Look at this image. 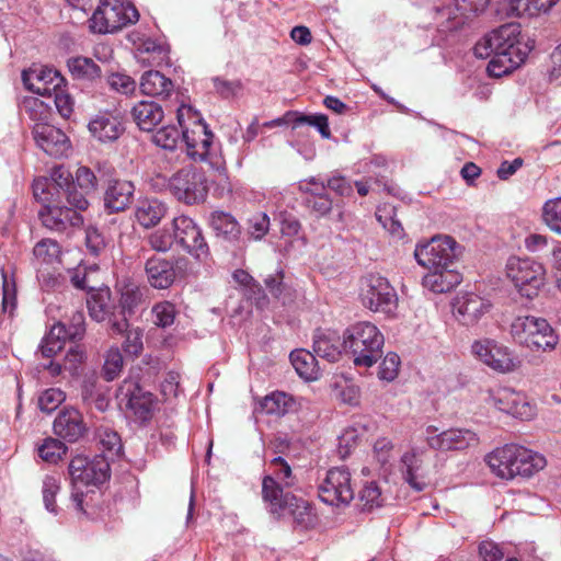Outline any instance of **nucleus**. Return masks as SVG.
Returning <instances> with one entry per match:
<instances>
[{"label":"nucleus","mask_w":561,"mask_h":561,"mask_svg":"<svg viewBox=\"0 0 561 561\" xmlns=\"http://www.w3.org/2000/svg\"><path fill=\"white\" fill-rule=\"evenodd\" d=\"M519 35L518 24L506 23L474 45L473 53L478 58H491L486 67L491 77L511 73L525 61L531 48L519 41Z\"/></svg>","instance_id":"1"},{"label":"nucleus","mask_w":561,"mask_h":561,"mask_svg":"<svg viewBox=\"0 0 561 561\" xmlns=\"http://www.w3.org/2000/svg\"><path fill=\"white\" fill-rule=\"evenodd\" d=\"M485 461L496 477L505 480L515 477L529 478L547 465L542 455L515 444L494 449L486 455Z\"/></svg>","instance_id":"2"},{"label":"nucleus","mask_w":561,"mask_h":561,"mask_svg":"<svg viewBox=\"0 0 561 561\" xmlns=\"http://www.w3.org/2000/svg\"><path fill=\"white\" fill-rule=\"evenodd\" d=\"M344 343L355 366L371 367L382 356L385 339L375 324L357 322L344 331Z\"/></svg>","instance_id":"3"},{"label":"nucleus","mask_w":561,"mask_h":561,"mask_svg":"<svg viewBox=\"0 0 561 561\" xmlns=\"http://www.w3.org/2000/svg\"><path fill=\"white\" fill-rule=\"evenodd\" d=\"M72 484L71 499L79 511H83V491L81 486L98 485L110 479V461L105 454L96 455L93 459L76 456L68 467Z\"/></svg>","instance_id":"4"},{"label":"nucleus","mask_w":561,"mask_h":561,"mask_svg":"<svg viewBox=\"0 0 561 561\" xmlns=\"http://www.w3.org/2000/svg\"><path fill=\"white\" fill-rule=\"evenodd\" d=\"M138 20V10L131 3L123 0H101L89 20V27L93 33H114Z\"/></svg>","instance_id":"5"},{"label":"nucleus","mask_w":561,"mask_h":561,"mask_svg":"<svg viewBox=\"0 0 561 561\" xmlns=\"http://www.w3.org/2000/svg\"><path fill=\"white\" fill-rule=\"evenodd\" d=\"M513 339L531 350L552 351L558 344V335L543 318L534 316L517 317L511 325Z\"/></svg>","instance_id":"6"},{"label":"nucleus","mask_w":561,"mask_h":561,"mask_svg":"<svg viewBox=\"0 0 561 561\" xmlns=\"http://www.w3.org/2000/svg\"><path fill=\"white\" fill-rule=\"evenodd\" d=\"M359 297L362 304L374 312L392 316L398 308L396 289L378 273H369L360 278Z\"/></svg>","instance_id":"7"},{"label":"nucleus","mask_w":561,"mask_h":561,"mask_svg":"<svg viewBox=\"0 0 561 561\" xmlns=\"http://www.w3.org/2000/svg\"><path fill=\"white\" fill-rule=\"evenodd\" d=\"M506 274L519 294L527 298L537 296L546 280L543 265L529 257H510Z\"/></svg>","instance_id":"8"},{"label":"nucleus","mask_w":561,"mask_h":561,"mask_svg":"<svg viewBox=\"0 0 561 561\" xmlns=\"http://www.w3.org/2000/svg\"><path fill=\"white\" fill-rule=\"evenodd\" d=\"M459 245L449 236H436L428 242L419 244L415 248L414 256L416 262L428 270L444 271L454 267L459 256Z\"/></svg>","instance_id":"9"},{"label":"nucleus","mask_w":561,"mask_h":561,"mask_svg":"<svg viewBox=\"0 0 561 561\" xmlns=\"http://www.w3.org/2000/svg\"><path fill=\"white\" fill-rule=\"evenodd\" d=\"M169 188L178 201L186 205L203 203L208 194L205 173L194 168L174 173L169 180Z\"/></svg>","instance_id":"10"},{"label":"nucleus","mask_w":561,"mask_h":561,"mask_svg":"<svg viewBox=\"0 0 561 561\" xmlns=\"http://www.w3.org/2000/svg\"><path fill=\"white\" fill-rule=\"evenodd\" d=\"M87 307L90 317L96 322L107 321L110 330L122 334L128 328V320L118 316L117 305L112 299L108 287L92 289L87 296Z\"/></svg>","instance_id":"11"},{"label":"nucleus","mask_w":561,"mask_h":561,"mask_svg":"<svg viewBox=\"0 0 561 561\" xmlns=\"http://www.w3.org/2000/svg\"><path fill=\"white\" fill-rule=\"evenodd\" d=\"M173 238L185 252L199 261L209 257V247L201 227L188 216L181 215L172 220Z\"/></svg>","instance_id":"12"},{"label":"nucleus","mask_w":561,"mask_h":561,"mask_svg":"<svg viewBox=\"0 0 561 561\" xmlns=\"http://www.w3.org/2000/svg\"><path fill=\"white\" fill-rule=\"evenodd\" d=\"M318 492L320 500L325 504H348L354 499L350 471L345 467L328 470L318 486Z\"/></svg>","instance_id":"13"},{"label":"nucleus","mask_w":561,"mask_h":561,"mask_svg":"<svg viewBox=\"0 0 561 561\" xmlns=\"http://www.w3.org/2000/svg\"><path fill=\"white\" fill-rule=\"evenodd\" d=\"M471 350L477 358L499 373L514 371L520 364L507 346L491 339L476 341Z\"/></svg>","instance_id":"14"},{"label":"nucleus","mask_w":561,"mask_h":561,"mask_svg":"<svg viewBox=\"0 0 561 561\" xmlns=\"http://www.w3.org/2000/svg\"><path fill=\"white\" fill-rule=\"evenodd\" d=\"M427 446L434 450H463L478 444L477 434L468 428L454 427L438 433V428L428 425L424 432Z\"/></svg>","instance_id":"15"},{"label":"nucleus","mask_w":561,"mask_h":561,"mask_svg":"<svg viewBox=\"0 0 561 561\" xmlns=\"http://www.w3.org/2000/svg\"><path fill=\"white\" fill-rule=\"evenodd\" d=\"M183 108L178 111V121L182 128V141L186 145L187 154L194 159L205 160L209 154L214 134L202 117L194 114L192 127L183 124Z\"/></svg>","instance_id":"16"},{"label":"nucleus","mask_w":561,"mask_h":561,"mask_svg":"<svg viewBox=\"0 0 561 561\" xmlns=\"http://www.w3.org/2000/svg\"><path fill=\"white\" fill-rule=\"evenodd\" d=\"M38 217L43 226L57 232H66L70 228H78L83 224L82 215L68 206L61 205V199L43 205L38 210Z\"/></svg>","instance_id":"17"},{"label":"nucleus","mask_w":561,"mask_h":561,"mask_svg":"<svg viewBox=\"0 0 561 561\" xmlns=\"http://www.w3.org/2000/svg\"><path fill=\"white\" fill-rule=\"evenodd\" d=\"M25 88L35 94L51 98L53 92L65 85V78L48 67H33L22 72Z\"/></svg>","instance_id":"18"},{"label":"nucleus","mask_w":561,"mask_h":561,"mask_svg":"<svg viewBox=\"0 0 561 561\" xmlns=\"http://www.w3.org/2000/svg\"><path fill=\"white\" fill-rule=\"evenodd\" d=\"M33 137L36 145L54 158L65 157L70 151V141L66 134L48 123H35Z\"/></svg>","instance_id":"19"},{"label":"nucleus","mask_w":561,"mask_h":561,"mask_svg":"<svg viewBox=\"0 0 561 561\" xmlns=\"http://www.w3.org/2000/svg\"><path fill=\"white\" fill-rule=\"evenodd\" d=\"M119 391L127 399V409L137 421L145 423L152 417L156 400L151 392L133 381H124Z\"/></svg>","instance_id":"20"},{"label":"nucleus","mask_w":561,"mask_h":561,"mask_svg":"<svg viewBox=\"0 0 561 561\" xmlns=\"http://www.w3.org/2000/svg\"><path fill=\"white\" fill-rule=\"evenodd\" d=\"M53 430L56 436L69 443H76L84 436L88 427L79 410L66 407L57 414Z\"/></svg>","instance_id":"21"},{"label":"nucleus","mask_w":561,"mask_h":561,"mask_svg":"<svg viewBox=\"0 0 561 561\" xmlns=\"http://www.w3.org/2000/svg\"><path fill=\"white\" fill-rule=\"evenodd\" d=\"M492 402L497 410L520 420H529L535 415L534 408L526 397L513 389L499 390L493 396Z\"/></svg>","instance_id":"22"},{"label":"nucleus","mask_w":561,"mask_h":561,"mask_svg":"<svg viewBox=\"0 0 561 561\" xmlns=\"http://www.w3.org/2000/svg\"><path fill=\"white\" fill-rule=\"evenodd\" d=\"M178 263L179 261L174 262L157 254L148 257L145 263V273L150 286L156 289L171 287L176 279Z\"/></svg>","instance_id":"23"},{"label":"nucleus","mask_w":561,"mask_h":561,"mask_svg":"<svg viewBox=\"0 0 561 561\" xmlns=\"http://www.w3.org/2000/svg\"><path fill=\"white\" fill-rule=\"evenodd\" d=\"M425 457V449L412 448L404 453L401 458L404 479L416 491H422L425 486L424 479L427 474Z\"/></svg>","instance_id":"24"},{"label":"nucleus","mask_w":561,"mask_h":561,"mask_svg":"<svg viewBox=\"0 0 561 561\" xmlns=\"http://www.w3.org/2000/svg\"><path fill=\"white\" fill-rule=\"evenodd\" d=\"M135 186L127 180H110L104 192V207L110 213L124 211L133 202Z\"/></svg>","instance_id":"25"},{"label":"nucleus","mask_w":561,"mask_h":561,"mask_svg":"<svg viewBox=\"0 0 561 561\" xmlns=\"http://www.w3.org/2000/svg\"><path fill=\"white\" fill-rule=\"evenodd\" d=\"M490 308L488 300L472 293L458 297L454 304L455 314L465 325L476 324Z\"/></svg>","instance_id":"26"},{"label":"nucleus","mask_w":561,"mask_h":561,"mask_svg":"<svg viewBox=\"0 0 561 561\" xmlns=\"http://www.w3.org/2000/svg\"><path fill=\"white\" fill-rule=\"evenodd\" d=\"M313 352L328 362H337L342 353H346L344 336L333 330L318 329L313 335Z\"/></svg>","instance_id":"27"},{"label":"nucleus","mask_w":561,"mask_h":561,"mask_svg":"<svg viewBox=\"0 0 561 561\" xmlns=\"http://www.w3.org/2000/svg\"><path fill=\"white\" fill-rule=\"evenodd\" d=\"M90 133L102 142H111L123 134L124 126L118 115L101 112L89 123Z\"/></svg>","instance_id":"28"},{"label":"nucleus","mask_w":561,"mask_h":561,"mask_svg":"<svg viewBox=\"0 0 561 561\" xmlns=\"http://www.w3.org/2000/svg\"><path fill=\"white\" fill-rule=\"evenodd\" d=\"M131 117L138 128L151 133L164 117L163 108L152 101H140L131 108Z\"/></svg>","instance_id":"29"},{"label":"nucleus","mask_w":561,"mask_h":561,"mask_svg":"<svg viewBox=\"0 0 561 561\" xmlns=\"http://www.w3.org/2000/svg\"><path fill=\"white\" fill-rule=\"evenodd\" d=\"M80 399L84 407L95 408L100 412L108 408L107 389L95 376H88L83 379L80 388Z\"/></svg>","instance_id":"30"},{"label":"nucleus","mask_w":561,"mask_h":561,"mask_svg":"<svg viewBox=\"0 0 561 561\" xmlns=\"http://www.w3.org/2000/svg\"><path fill=\"white\" fill-rule=\"evenodd\" d=\"M208 224L215 234L229 243H237L241 237V226L230 214L222 210H214L209 215Z\"/></svg>","instance_id":"31"},{"label":"nucleus","mask_w":561,"mask_h":561,"mask_svg":"<svg viewBox=\"0 0 561 561\" xmlns=\"http://www.w3.org/2000/svg\"><path fill=\"white\" fill-rule=\"evenodd\" d=\"M139 88L142 94L169 99L174 91L172 80L158 70H148L140 78Z\"/></svg>","instance_id":"32"},{"label":"nucleus","mask_w":561,"mask_h":561,"mask_svg":"<svg viewBox=\"0 0 561 561\" xmlns=\"http://www.w3.org/2000/svg\"><path fill=\"white\" fill-rule=\"evenodd\" d=\"M262 494L265 502L271 505L273 514H280L286 508H291L296 496L290 493H284L276 480L266 476L262 482Z\"/></svg>","instance_id":"33"},{"label":"nucleus","mask_w":561,"mask_h":561,"mask_svg":"<svg viewBox=\"0 0 561 561\" xmlns=\"http://www.w3.org/2000/svg\"><path fill=\"white\" fill-rule=\"evenodd\" d=\"M167 208L156 198H145L138 202L135 209L136 220L144 228L157 226L164 217Z\"/></svg>","instance_id":"34"},{"label":"nucleus","mask_w":561,"mask_h":561,"mask_svg":"<svg viewBox=\"0 0 561 561\" xmlns=\"http://www.w3.org/2000/svg\"><path fill=\"white\" fill-rule=\"evenodd\" d=\"M430 271L423 277L422 284L433 293H447L460 283V276L455 272L454 267H447L444 271H438V268Z\"/></svg>","instance_id":"35"},{"label":"nucleus","mask_w":561,"mask_h":561,"mask_svg":"<svg viewBox=\"0 0 561 561\" xmlns=\"http://www.w3.org/2000/svg\"><path fill=\"white\" fill-rule=\"evenodd\" d=\"M290 362L297 374L306 380H317L321 373L316 355L306 350H296L290 353Z\"/></svg>","instance_id":"36"},{"label":"nucleus","mask_w":561,"mask_h":561,"mask_svg":"<svg viewBox=\"0 0 561 561\" xmlns=\"http://www.w3.org/2000/svg\"><path fill=\"white\" fill-rule=\"evenodd\" d=\"M66 340H69L66 333V324L57 322L42 340L39 345L42 356L51 358L57 355L62 350Z\"/></svg>","instance_id":"37"},{"label":"nucleus","mask_w":561,"mask_h":561,"mask_svg":"<svg viewBox=\"0 0 561 561\" xmlns=\"http://www.w3.org/2000/svg\"><path fill=\"white\" fill-rule=\"evenodd\" d=\"M295 399L285 392H273L261 402L262 410L271 415H285L295 409Z\"/></svg>","instance_id":"38"},{"label":"nucleus","mask_w":561,"mask_h":561,"mask_svg":"<svg viewBox=\"0 0 561 561\" xmlns=\"http://www.w3.org/2000/svg\"><path fill=\"white\" fill-rule=\"evenodd\" d=\"M558 0H511V11L519 18L536 16L549 11Z\"/></svg>","instance_id":"39"},{"label":"nucleus","mask_w":561,"mask_h":561,"mask_svg":"<svg viewBox=\"0 0 561 561\" xmlns=\"http://www.w3.org/2000/svg\"><path fill=\"white\" fill-rule=\"evenodd\" d=\"M265 287L271 295L277 300L286 305L294 300V290L290 286L284 283V272L282 270L275 271L264 278Z\"/></svg>","instance_id":"40"},{"label":"nucleus","mask_w":561,"mask_h":561,"mask_svg":"<svg viewBox=\"0 0 561 561\" xmlns=\"http://www.w3.org/2000/svg\"><path fill=\"white\" fill-rule=\"evenodd\" d=\"M67 66L71 76L76 79L93 80L101 77V68L88 57L70 58Z\"/></svg>","instance_id":"41"},{"label":"nucleus","mask_w":561,"mask_h":561,"mask_svg":"<svg viewBox=\"0 0 561 561\" xmlns=\"http://www.w3.org/2000/svg\"><path fill=\"white\" fill-rule=\"evenodd\" d=\"M152 142L168 151H174L182 141V128L167 125L159 128L151 137Z\"/></svg>","instance_id":"42"},{"label":"nucleus","mask_w":561,"mask_h":561,"mask_svg":"<svg viewBox=\"0 0 561 561\" xmlns=\"http://www.w3.org/2000/svg\"><path fill=\"white\" fill-rule=\"evenodd\" d=\"M67 450V446L61 440L48 437L38 446V456L48 463H57Z\"/></svg>","instance_id":"43"},{"label":"nucleus","mask_w":561,"mask_h":561,"mask_svg":"<svg viewBox=\"0 0 561 561\" xmlns=\"http://www.w3.org/2000/svg\"><path fill=\"white\" fill-rule=\"evenodd\" d=\"M142 294L136 286H126L122 291L119 302L117 305L118 316H124L127 320L135 309L141 302Z\"/></svg>","instance_id":"44"},{"label":"nucleus","mask_w":561,"mask_h":561,"mask_svg":"<svg viewBox=\"0 0 561 561\" xmlns=\"http://www.w3.org/2000/svg\"><path fill=\"white\" fill-rule=\"evenodd\" d=\"M22 111L36 123H47L50 116V105L37 98H25L22 102Z\"/></svg>","instance_id":"45"},{"label":"nucleus","mask_w":561,"mask_h":561,"mask_svg":"<svg viewBox=\"0 0 561 561\" xmlns=\"http://www.w3.org/2000/svg\"><path fill=\"white\" fill-rule=\"evenodd\" d=\"M542 219L551 231L561 236V197L545 203Z\"/></svg>","instance_id":"46"},{"label":"nucleus","mask_w":561,"mask_h":561,"mask_svg":"<svg viewBox=\"0 0 561 561\" xmlns=\"http://www.w3.org/2000/svg\"><path fill=\"white\" fill-rule=\"evenodd\" d=\"M153 323L159 328H168L174 323L178 311L171 301H161L152 307Z\"/></svg>","instance_id":"47"},{"label":"nucleus","mask_w":561,"mask_h":561,"mask_svg":"<svg viewBox=\"0 0 561 561\" xmlns=\"http://www.w3.org/2000/svg\"><path fill=\"white\" fill-rule=\"evenodd\" d=\"M49 184L53 186V191L56 196L61 198V194L68 188L73 187L72 174L62 165H58L51 169L50 178L48 179Z\"/></svg>","instance_id":"48"},{"label":"nucleus","mask_w":561,"mask_h":561,"mask_svg":"<svg viewBox=\"0 0 561 561\" xmlns=\"http://www.w3.org/2000/svg\"><path fill=\"white\" fill-rule=\"evenodd\" d=\"M359 502L363 512H371L382 505L383 499L377 483L369 482L359 492Z\"/></svg>","instance_id":"49"},{"label":"nucleus","mask_w":561,"mask_h":561,"mask_svg":"<svg viewBox=\"0 0 561 561\" xmlns=\"http://www.w3.org/2000/svg\"><path fill=\"white\" fill-rule=\"evenodd\" d=\"M123 355L118 347L108 350L103 365V375L107 381L117 378L123 369Z\"/></svg>","instance_id":"50"},{"label":"nucleus","mask_w":561,"mask_h":561,"mask_svg":"<svg viewBox=\"0 0 561 561\" xmlns=\"http://www.w3.org/2000/svg\"><path fill=\"white\" fill-rule=\"evenodd\" d=\"M99 440L103 448V453H106V457H116L122 453L123 445L119 435L108 428L101 430L99 432Z\"/></svg>","instance_id":"51"},{"label":"nucleus","mask_w":561,"mask_h":561,"mask_svg":"<svg viewBox=\"0 0 561 561\" xmlns=\"http://www.w3.org/2000/svg\"><path fill=\"white\" fill-rule=\"evenodd\" d=\"M66 400V393L59 388H49L38 397V408L45 413L54 412Z\"/></svg>","instance_id":"52"},{"label":"nucleus","mask_w":561,"mask_h":561,"mask_svg":"<svg viewBox=\"0 0 561 561\" xmlns=\"http://www.w3.org/2000/svg\"><path fill=\"white\" fill-rule=\"evenodd\" d=\"M34 255L44 263H53L60 255V247L53 239H43L36 243L33 250Z\"/></svg>","instance_id":"53"},{"label":"nucleus","mask_w":561,"mask_h":561,"mask_svg":"<svg viewBox=\"0 0 561 561\" xmlns=\"http://www.w3.org/2000/svg\"><path fill=\"white\" fill-rule=\"evenodd\" d=\"M125 341L123 343V350L126 354L137 357L144 350L142 343V330L140 328H127L125 332Z\"/></svg>","instance_id":"54"},{"label":"nucleus","mask_w":561,"mask_h":561,"mask_svg":"<svg viewBox=\"0 0 561 561\" xmlns=\"http://www.w3.org/2000/svg\"><path fill=\"white\" fill-rule=\"evenodd\" d=\"M270 230V217L255 213L248 219V233L253 240H261Z\"/></svg>","instance_id":"55"},{"label":"nucleus","mask_w":561,"mask_h":561,"mask_svg":"<svg viewBox=\"0 0 561 561\" xmlns=\"http://www.w3.org/2000/svg\"><path fill=\"white\" fill-rule=\"evenodd\" d=\"M106 81L112 90L122 94H131L137 87L136 81L131 77L121 72L111 73Z\"/></svg>","instance_id":"56"},{"label":"nucleus","mask_w":561,"mask_h":561,"mask_svg":"<svg viewBox=\"0 0 561 561\" xmlns=\"http://www.w3.org/2000/svg\"><path fill=\"white\" fill-rule=\"evenodd\" d=\"M489 4L490 0H456V8L465 18H476L483 14Z\"/></svg>","instance_id":"57"},{"label":"nucleus","mask_w":561,"mask_h":561,"mask_svg":"<svg viewBox=\"0 0 561 561\" xmlns=\"http://www.w3.org/2000/svg\"><path fill=\"white\" fill-rule=\"evenodd\" d=\"M34 197L43 205L59 202L60 197L56 196L48 179H37L33 182Z\"/></svg>","instance_id":"58"},{"label":"nucleus","mask_w":561,"mask_h":561,"mask_svg":"<svg viewBox=\"0 0 561 561\" xmlns=\"http://www.w3.org/2000/svg\"><path fill=\"white\" fill-rule=\"evenodd\" d=\"M51 98L60 116L64 118H69L73 112V100L70 94L66 92L65 85L56 89L53 92Z\"/></svg>","instance_id":"59"},{"label":"nucleus","mask_w":561,"mask_h":561,"mask_svg":"<svg viewBox=\"0 0 561 561\" xmlns=\"http://www.w3.org/2000/svg\"><path fill=\"white\" fill-rule=\"evenodd\" d=\"M66 324V333L69 340H81L85 333V317L83 311L76 310Z\"/></svg>","instance_id":"60"},{"label":"nucleus","mask_w":561,"mask_h":561,"mask_svg":"<svg viewBox=\"0 0 561 561\" xmlns=\"http://www.w3.org/2000/svg\"><path fill=\"white\" fill-rule=\"evenodd\" d=\"M399 366L400 357L396 353H388L379 366L378 377L382 380L392 381L398 376Z\"/></svg>","instance_id":"61"},{"label":"nucleus","mask_w":561,"mask_h":561,"mask_svg":"<svg viewBox=\"0 0 561 561\" xmlns=\"http://www.w3.org/2000/svg\"><path fill=\"white\" fill-rule=\"evenodd\" d=\"M60 485L53 477H46L43 481V501L45 507L50 513H56L55 496L59 492Z\"/></svg>","instance_id":"62"},{"label":"nucleus","mask_w":561,"mask_h":561,"mask_svg":"<svg viewBox=\"0 0 561 561\" xmlns=\"http://www.w3.org/2000/svg\"><path fill=\"white\" fill-rule=\"evenodd\" d=\"M85 244L91 254L99 255L105 250L106 240L98 228L90 226L85 230Z\"/></svg>","instance_id":"63"},{"label":"nucleus","mask_w":561,"mask_h":561,"mask_svg":"<svg viewBox=\"0 0 561 561\" xmlns=\"http://www.w3.org/2000/svg\"><path fill=\"white\" fill-rule=\"evenodd\" d=\"M173 233L165 230H157L148 237V244L157 252H168L173 245Z\"/></svg>","instance_id":"64"}]
</instances>
